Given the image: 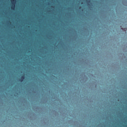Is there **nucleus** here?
Instances as JSON below:
<instances>
[{
  "instance_id": "f03ea898",
  "label": "nucleus",
  "mask_w": 127,
  "mask_h": 127,
  "mask_svg": "<svg viewBox=\"0 0 127 127\" xmlns=\"http://www.w3.org/2000/svg\"><path fill=\"white\" fill-rule=\"evenodd\" d=\"M24 80V75H23L21 77L20 79H19L20 82H23Z\"/></svg>"
},
{
  "instance_id": "f257e3e1",
  "label": "nucleus",
  "mask_w": 127,
  "mask_h": 127,
  "mask_svg": "<svg viewBox=\"0 0 127 127\" xmlns=\"http://www.w3.org/2000/svg\"><path fill=\"white\" fill-rule=\"evenodd\" d=\"M16 2V0H11V2L12 3V5L11 6V8L12 9H14Z\"/></svg>"
}]
</instances>
